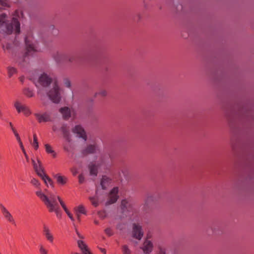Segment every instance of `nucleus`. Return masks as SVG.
<instances>
[{
    "label": "nucleus",
    "instance_id": "f257e3e1",
    "mask_svg": "<svg viewBox=\"0 0 254 254\" xmlns=\"http://www.w3.org/2000/svg\"><path fill=\"white\" fill-rule=\"evenodd\" d=\"M253 103L249 100L245 103L237 102L234 105L229 102L223 103L222 108L225 112V116L228 122L231 131L234 134L231 137V145L234 155L238 157V160L234 164V172L239 179H244L245 180H252L254 178V175L252 172L244 176V173L246 169L251 167V160H254V154H249L245 156V153L240 147V140L236 134L239 128L236 122V117L245 118L248 121H254V115L252 114Z\"/></svg>",
    "mask_w": 254,
    "mask_h": 254
},
{
    "label": "nucleus",
    "instance_id": "f03ea898",
    "mask_svg": "<svg viewBox=\"0 0 254 254\" xmlns=\"http://www.w3.org/2000/svg\"><path fill=\"white\" fill-rule=\"evenodd\" d=\"M54 58L58 64L73 62L79 64L87 63L96 67H101L104 64L106 65L109 62L104 50L101 48H98L95 52L87 55L76 53L71 57L65 54L57 52Z\"/></svg>",
    "mask_w": 254,
    "mask_h": 254
},
{
    "label": "nucleus",
    "instance_id": "7ed1b4c3",
    "mask_svg": "<svg viewBox=\"0 0 254 254\" xmlns=\"http://www.w3.org/2000/svg\"><path fill=\"white\" fill-rule=\"evenodd\" d=\"M5 30H3V33L6 35H11L13 31L16 35H18L20 33V23L18 19L16 17H12L11 22L9 23L7 21L5 23Z\"/></svg>",
    "mask_w": 254,
    "mask_h": 254
},
{
    "label": "nucleus",
    "instance_id": "20e7f679",
    "mask_svg": "<svg viewBox=\"0 0 254 254\" xmlns=\"http://www.w3.org/2000/svg\"><path fill=\"white\" fill-rule=\"evenodd\" d=\"M36 194L44 202V204L46 206L49 212L50 209L52 208L51 207L49 206V203L52 206L53 209H57L58 208H60L57 201H56V202L52 203V202L49 201V198L43 192H42L41 190L37 191L36 192Z\"/></svg>",
    "mask_w": 254,
    "mask_h": 254
},
{
    "label": "nucleus",
    "instance_id": "39448f33",
    "mask_svg": "<svg viewBox=\"0 0 254 254\" xmlns=\"http://www.w3.org/2000/svg\"><path fill=\"white\" fill-rule=\"evenodd\" d=\"M47 95L49 99L54 103L59 104L61 101L60 88L57 84L49 91Z\"/></svg>",
    "mask_w": 254,
    "mask_h": 254
},
{
    "label": "nucleus",
    "instance_id": "423d86ee",
    "mask_svg": "<svg viewBox=\"0 0 254 254\" xmlns=\"http://www.w3.org/2000/svg\"><path fill=\"white\" fill-rule=\"evenodd\" d=\"M37 162L38 165H39L40 169L41 170V172L43 173L41 176L39 177L41 178V179L44 181L45 185L47 187H48L47 183V182H48L51 188H54L55 187L54 182L53 181L52 179L50 178L49 176L46 173L45 169L42 165L41 161L39 159H37Z\"/></svg>",
    "mask_w": 254,
    "mask_h": 254
},
{
    "label": "nucleus",
    "instance_id": "0eeeda50",
    "mask_svg": "<svg viewBox=\"0 0 254 254\" xmlns=\"http://www.w3.org/2000/svg\"><path fill=\"white\" fill-rule=\"evenodd\" d=\"M133 237L139 240H141L143 235L142 227L138 224L133 223L132 227Z\"/></svg>",
    "mask_w": 254,
    "mask_h": 254
},
{
    "label": "nucleus",
    "instance_id": "6e6552de",
    "mask_svg": "<svg viewBox=\"0 0 254 254\" xmlns=\"http://www.w3.org/2000/svg\"><path fill=\"white\" fill-rule=\"evenodd\" d=\"M38 81L41 85L44 87H46L51 84L52 79L46 73H44L40 76Z\"/></svg>",
    "mask_w": 254,
    "mask_h": 254
},
{
    "label": "nucleus",
    "instance_id": "1a4fd4ad",
    "mask_svg": "<svg viewBox=\"0 0 254 254\" xmlns=\"http://www.w3.org/2000/svg\"><path fill=\"white\" fill-rule=\"evenodd\" d=\"M72 131L74 133H76L79 138H81L84 140H86L87 137L85 131L80 125H76L74 128H73Z\"/></svg>",
    "mask_w": 254,
    "mask_h": 254
},
{
    "label": "nucleus",
    "instance_id": "9d476101",
    "mask_svg": "<svg viewBox=\"0 0 254 254\" xmlns=\"http://www.w3.org/2000/svg\"><path fill=\"white\" fill-rule=\"evenodd\" d=\"M157 199L153 195L148 196L145 200V203L143 207V210L148 212L150 207L152 206Z\"/></svg>",
    "mask_w": 254,
    "mask_h": 254
},
{
    "label": "nucleus",
    "instance_id": "9b49d317",
    "mask_svg": "<svg viewBox=\"0 0 254 254\" xmlns=\"http://www.w3.org/2000/svg\"><path fill=\"white\" fill-rule=\"evenodd\" d=\"M34 115L39 123L51 121L50 116L46 112H45L42 114L34 113Z\"/></svg>",
    "mask_w": 254,
    "mask_h": 254
},
{
    "label": "nucleus",
    "instance_id": "f8f14e48",
    "mask_svg": "<svg viewBox=\"0 0 254 254\" xmlns=\"http://www.w3.org/2000/svg\"><path fill=\"white\" fill-rule=\"evenodd\" d=\"M96 147L94 144H89L85 148L81 150V154L83 156H86L89 154H93L96 152Z\"/></svg>",
    "mask_w": 254,
    "mask_h": 254
},
{
    "label": "nucleus",
    "instance_id": "ddd939ff",
    "mask_svg": "<svg viewBox=\"0 0 254 254\" xmlns=\"http://www.w3.org/2000/svg\"><path fill=\"white\" fill-rule=\"evenodd\" d=\"M59 112L62 114L63 118L64 120H67L71 117V111L69 107H64L59 109Z\"/></svg>",
    "mask_w": 254,
    "mask_h": 254
},
{
    "label": "nucleus",
    "instance_id": "4468645a",
    "mask_svg": "<svg viewBox=\"0 0 254 254\" xmlns=\"http://www.w3.org/2000/svg\"><path fill=\"white\" fill-rule=\"evenodd\" d=\"M53 177L57 180V183L59 185L64 186L67 183V178L64 176H62L60 173L54 175Z\"/></svg>",
    "mask_w": 254,
    "mask_h": 254
},
{
    "label": "nucleus",
    "instance_id": "2eb2a0df",
    "mask_svg": "<svg viewBox=\"0 0 254 254\" xmlns=\"http://www.w3.org/2000/svg\"><path fill=\"white\" fill-rule=\"evenodd\" d=\"M60 129L63 134L64 137L67 141L70 142L71 141L70 136L67 125L63 124Z\"/></svg>",
    "mask_w": 254,
    "mask_h": 254
},
{
    "label": "nucleus",
    "instance_id": "dca6fc26",
    "mask_svg": "<svg viewBox=\"0 0 254 254\" xmlns=\"http://www.w3.org/2000/svg\"><path fill=\"white\" fill-rule=\"evenodd\" d=\"M112 179L110 177L106 175H103L100 181V185L102 189L106 190L107 189V187L105 185L111 184L112 183Z\"/></svg>",
    "mask_w": 254,
    "mask_h": 254
},
{
    "label": "nucleus",
    "instance_id": "f3484780",
    "mask_svg": "<svg viewBox=\"0 0 254 254\" xmlns=\"http://www.w3.org/2000/svg\"><path fill=\"white\" fill-rule=\"evenodd\" d=\"M146 244L142 248L143 253L145 254H149L153 250V245L150 241L146 240L145 242Z\"/></svg>",
    "mask_w": 254,
    "mask_h": 254
},
{
    "label": "nucleus",
    "instance_id": "a211bd4d",
    "mask_svg": "<svg viewBox=\"0 0 254 254\" xmlns=\"http://www.w3.org/2000/svg\"><path fill=\"white\" fill-rule=\"evenodd\" d=\"M25 50L29 52H37V50L33 44H30L27 37L25 38Z\"/></svg>",
    "mask_w": 254,
    "mask_h": 254
},
{
    "label": "nucleus",
    "instance_id": "6ab92c4d",
    "mask_svg": "<svg viewBox=\"0 0 254 254\" xmlns=\"http://www.w3.org/2000/svg\"><path fill=\"white\" fill-rule=\"evenodd\" d=\"M77 244L78 247L80 249L83 254H86L85 253H86L89 250V249L84 242L82 240H78Z\"/></svg>",
    "mask_w": 254,
    "mask_h": 254
},
{
    "label": "nucleus",
    "instance_id": "aec40b11",
    "mask_svg": "<svg viewBox=\"0 0 254 254\" xmlns=\"http://www.w3.org/2000/svg\"><path fill=\"white\" fill-rule=\"evenodd\" d=\"M88 168L91 175L97 176L98 173V168L95 164L92 163L91 165H89Z\"/></svg>",
    "mask_w": 254,
    "mask_h": 254
},
{
    "label": "nucleus",
    "instance_id": "412c9836",
    "mask_svg": "<svg viewBox=\"0 0 254 254\" xmlns=\"http://www.w3.org/2000/svg\"><path fill=\"white\" fill-rule=\"evenodd\" d=\"M44 233L47 239L50 242H53L54 238L53 235L50 233L49 229L46 226V225H44Z\"/></svg>",
    "mask_w": 254,
    "mask_h": 254
},
{
    "label": "nucleus",
    "instance_id": "4be33fe9",
    "mask_svg": "<svg viewBox=\"0 0 254 254\" xmlns=\"http://www.w3.org/2000/svg\"><path fill=\"white\" fill-rule=\"evenodd\" d=\"M119 195H111L109 194V198L107 200V201L106 202L105 205L108 206L109 205L112 204L116 203L117 202V201L118 200V199H119Z\"/></svg>",
    "mask_w": 254,
    "mask_h": 254
},
{
    "label": "nucleus",
    "instance_id": "5701e85b",
    "mask_svg": "<svg viewBox=\"0 0 254 254\" xmlns=\"http://www.w3.org/2000/svg\"><path fill=\"white\" fill-rule=\"evenodd\" d=\"M46 151L48 154H51L53 158L57 157V153L52 149V146L49 144H46L45 145Z\"/></svg>",
    "mask_w": 254,
    "mask_h": 254
},
{
    "label": "nucleus",
    "instance_id": "b1692460",
    "mask_svg": "<svg viewBox=\"0 0 254 254\" xmlns=\"http://www.w3.org/2000/svg\"><path fill=\"white\" fill-rule=\"evenodd\" d=\"M49 206H50L51 207H52V206L51 205H50L49 204ZM55 212L56 214V216L57 217V218L59 219H61L62 217V210L61 209V208H57V209H53V208H51L50 209V212Z\"/></svg>",
    "mask_w": 254,
    "mask_h": 254
},
{
    "label": "nucleus",
    "instance_id": "393cba45",
    "mask_svg": "<svg viewBox=\"0 0 254 254\" xmlns=\"http://www.w3.org/2000/svg\"><path fill=\"white\" fill-rule=\"evenodd\" d=\"M7 74L9 78H11L14 74L17 73V70L16 68L11 66L7 67Z\"/></svg>",
    "mask_w": 254,
    "mask_h": 254
},
{
    "label": "nucleus",
    "instance_id": "a878e982",
    "mask_svg": "<svg viewBox=\"0 0 254 254\" xmlns=\"http://www.w3.org/2000/svg\"><path fill=\"white\" fill-rule=\"evenodd\" d=\"M74 210L75 212L86 215L87 211L83 205H79L78 207H75Z\"/></svg>",
    "mask_w": 254,
    "mask_h": 254
},
{
    "label": "nucleus",
    "instance_id": "bb28decb",
    "mask_svg": "<svg viewBox=\"0 0 254 254\" xmlns=\"http://www.w3.org/2000/svg\"><path fill=\"white\" fill-rule=\"evenodd\" d=\"M14 107L16 109V110L18 113L24 112V110L26 109V106H21L20 104L18 102H16L14 104Z\"/></svg>",
    "mask_w": 254,
    "mask_h": 254
},
{
    "label": "nucleus",
    "instance_id": "cd10ccee",
    "mask_svg": "<svg viewBox=\"0 0 254 254\" xmlns=\"http://www.w3.org/2000/svg\"><path fill=\"white\" fill-rule=\"evenodd\" d=\"M23 94L29 98L32 97L34 95L33 90L29 88H25L23 90Z\"/></svg>",
    "mask_w": 254,
    "mask_h": 254
},
{
    "label": "nucleus",
    "instance_id": "c85d7f7f",
    "mask_svg": "<svg viewBox=\"0 0 254 254\" xmlns=\"http://www.w3.org/2000/svg\"><path fill=\"white\" fill-rule=\"evenodd\" d=\"M6 17L7 15L4 13L0 14V28L5 25V23L7 22L8 21L5 20Z\"/></svg>",
    "mask_w": 254,
    "mask_h": 254
},
{
    "label": "nucleus",
    "instance_id": "c756f323",
    "mask_svg": "<svg viewBox=\"0 0 254 254\" xmlns=\"http://www.w3.org/2000/svg\"><path fill=\"white\" fill-rule=\"evenodd\" d=\"M3 215H4V217L9 222H11L12 223H15L14 219L11 215V214L9 213L8 211H6V212L3 213Z\"/></svg>",
    "mask_w": 254,
    "mask_h": 254
},
{
    "label": "nucleus",
    "instance_id": "7c9ffc66",
    "mask_svg": "<svg viewBox=\"0 0 254 254\" xmlns=\"http://www.w3.org/2000/svg\"><path fill=\"white\" fill-rule=\"evenodd\" d=\"M128 203V202L126 199H124L121 201V208L123 211L127 210Z\"/></svg>",
    "mask_w": 254,
    "mask_h": 254
},
{
    "label": "nucleus",
    "instance_id": "2f4dec72",
    "mask_svg": "<svg viewBox=\"0 0 254 254\" xmlns=\"http://www.w3.org/2000/svg\"><path fill=\"white\" fill-rule=\"evenodd\" d=\"M33 146L35 150H37L39 148L38 138L36 133H34L33 134Z\"/></svg>",
    "mask_w": 254,
    "mask_h": 254
},
{
    "label": "nucleus",
    "instance_id": "473e14b6",
    "mask_svg": "<svg viewBox=\"0 0 254 254\" xmlns=\"http://www.w3.org/2000/svg\"><path fill=\"white\" fill-rule=\"evenodd\" d=\"M33 169L34 171H35L37 175L40 177L41 176V175L43 174V173L41 172V170L40 169V167L38 166V165L37 163L33 165Z\"/></svg>",
    "mask_w": 254,
    "mask_h": 254
},
{
    "label": "nucleus",
    "instance_id": "72a5a7b5",
    "mask_svg": "<svg viewBox=\"0 0 254 254\" xmlns=\"http://www.w3.org/2000/svg\"><path fill=\"white\" fill-rule=\"evenodd\" d=\"M97 213L101 219H104L107 217V212L105 210L99 211Z\"/></svg>",
    "mask_w": 254,
    "mask_h": 254
},
{
    "label": "nucleus",
    "instance_id": "f704fd0d",
    "mask_svg": "<svg viewBox=\"0 0 254 254\" xmlns=\"http://www.w3.org/2000/svg\"><path fill=\"white\" fill-rule=\"evenodd\" d=\"M119 188L117 187H114L110 191L109 194L113 195H119Z\"/></svg>",
    "mask_w": 254,
    "mask_h": 254
},
{
    "label": "nucleus",
    "instance_id": "c9c22d12",
    "mask_svg": "<svg viewBox=\"0 0 254 254\" xmlns=\"http://www.w3.org/2000/svg\"><path fill=\"white\" fill-rule=\"evenodd\" d=\"M122 251L123 254H131V251L129 249L128 246L126 245L123 246Z\"/></svg>",
    "mask_w": 254,
    "mask_h": 254
},
{
    "label": "nucleus",
    "instance_id": "e433bc0d",
    "mask_svg": "<svg viewBox=\"0 0 254 254\" xmlns=\"http://www.w3.org/2000/svg\"><path fill=\"white\" fill-rule=\"evenodd\" d=\"M31 183L37 188H39L41 185L39 180L35 178H33L31 180Z\"/></svg>",
    "mask_w": 254,
    "mask_h": 254
},
{
    "label": "nucleus",
    "instance_id": "4c0bfd02",
    "mask_svg": "<svg viewBox=\"0 0 254 254\" xmlns=\"http://www.w3.org/2000/svg\"><path fill=\"white\" fill-rule=\"evenodd\" d=\"M19 146H20V148L21 149V150H22V152H23V154H24V156H25V159H26V161H27V162H29V157H28V156L27 154L26 153V151H25V148H24V146H23V144H21L20 145H19Z\"/></svg>",
    "mask_w": 254,
    "mask_h": 254
},
{
    "label": "nucleus",
    "instance_id": "58836bf2",
    "mask_svg": "<svg viewBox=\"0 0 254 254\" xmlns=\"http://www.w3.org/2000/svg\"><path fill=\"white\" fill-rule=\"evenodd\" d=\"M89 199L91 201L92 204L95 207L99 205V202L97 200H96L94 197H90Z\"/></svg>",
    "mask_w": 254,
    "mask_h": 254
},
{
    "label": "nucleus",
    "instance_id": "ea45409f",
    "mask_svg": "<svg viewBox=\"0 0 254 254\" xmlns=\"http://www.w3.org/2000/svg\"><path fill=\"white\" fill-rule=\"evenodd\" d=\"M13 133H14L15 136L16 137V138L17 141L18 142L19 145H20L21 144H23L21 140L20 136H19V134L18 133L17 131H14V130H13Z\"/></svg>",
    "mask_w": 254,
    "mask_h": 254
},
{
    "label": "nucleus",
    "instance_id": "a19ab883",
    "mask_svg": "<svg viewBox=\"0 0 254 254\" xmlns=\"http://www.w3.org/2000/svg\"><path fill=\"white\" fill-rule=\"evenodd\" d=\"M85 181V177L82 173L78 176V182L80 184H83Z\"/></svg>",
    "mask_w": 254,
    "mask_h": 254
},
{
    "label": "nucleus",
    "instance_id": "79ce46f5",
    "mask_svg": "<svg viewBox=\"0 0 254 254\" xmlns=\"http://www.w3.org/2000/svg\"><path fill=\"white\" fill-rule=\"evenodd\" d=\"M105 233L106 235H107L109 237H111L113 235V233L112 232V229L110 228H107L105 229Z\"/></svg>",
    "mask_w": 254,
    "mask_h": 254
},
{
    "label": "nucleus",
    "instance_id": "37998d69",
    "mask_svg": "<svg viewBox=\"0 0 254 254\" xmlns=\"http://www.w3.org/2000/svg\"><path fill=\"white\" fill-rule=\"evenodd\" d=\"M5 49L6 50L8 51L9 52H10V51L13 50L14 47L11 43H7L5 45Z\"/></svg>",
    "mask_w": 254,
    "mask_h": 254
},
{
    "label": "nucleus",
    "instance_id": "c03bdc74",
    "mask_svg": "<svg viewBox=\"0 0 254 254\" xmlns=\"http://www.w3.org/2000/svg\"><path fill=\"white\" fill-rule=\"evenodd\" d=\"M64 84L68 88H70L71 86V82L68 78H64Z\"/></svg>",
    "mask_w": 254,
    "mask_h": 254
},
{
    "label": "nucleus",
    "instance_id": "a18cd8bd",
    "mask_svg": "<svg viewBox=\"0 0 254 254\" xmlns=\"http://www.w3.org/2000/svg\"><path fill=\"white\" fill-rule=\"evenodd\" d=\"M0 5L4 7H9L10 6L5 0H0Z\"/></svg>",
    "mask_w": 254,
    "mask_h": 254
},
{
    "label": "nucleus",
    "instance_id": "49530a36",
    "mask_svg": "<svg viewBox=\"0 0 254 254\" xmlns=\"http://www.w3.org/2000/svg\"><path fill=\"white\" fill-rule=\"evenodd\" d=\"M73 226L75 227V232L77 234V235L78 236V237L80 238V239H83L84 238V237L81 235L80 233L78 232L77 229L76 228V226H75V225L74 223H73Z\"/></svg>",
    "mask_w": 254,
    "mask_h": 254
},
{
    "label": "nucleus",
    "instance_id": "de8ad7c7",
    "mask_svg": "<svg viewBox=\"0 0 254 254\" xmlns=\"http://www.w3.org/2000/svg\"><path fill=\"white\" fill-rule=\"evenodd\" d=\"M23 114L27 117L29 116L31 114V112L30 110V109L28 107H26V109L24 110Z\"/></svg>",
    "mask_w": 254,
    "mask_h": 254
},
{
    "label": "nucleus",
    "instance_id": "09e8293b",
    "mask_svg": "<svg viewBox=\"0 0 254 254\" xmlns=\"http://www.w3.org/2000/svg\"><path fill=\"white\" fill-rule=\"evenodd\" d=\"M97 94H99V95H101L103 97H105L107 95V92L106 90H102L101 92H99V93H96L95 96Z\"/></svg>",
    "mask_w": 254,
    "mask_h": 254
},
{
    "label": "nucleus",
    "instance_id": "8fccbe9b",
    "mask_svg": "<svg viewBox=\"0 0 254 254\" xmlns=\"http://www.w3.org/2000/svg\"><path fill=\"white\" fill-rule=\"evenodd\" d=\"M40 252L41 254H47V251L43 248L42 246L40 247Z\"/></svg>",
    "mask_w": 254,
    "mask_h": 254
},
{
    "label": "nucleus",
    "instance_id": "3c124183",
    "mask_svg": "<svg viewBox=\"0 0 254 254\" xmlns=\"http://www.w3.org/2000/svg\"><path fill=\"white\" fill-rule=\"evenodd\" d=\"M0 209H1L2 214L8 211L6 209V208L2 204H0Z\"/></svg>",
    "mask_w": 254,
    "mask_h": 254
},
{
    "label": "nucleus",
    "instance_id": "603ef678",
    "mask_svg": "<svg viewBox=\"0 0 254 254\" xmlns=\"http://www.w3.org/2000/svg\"><path fill=\"white\" fill-rule=\"evenodd\" d=\"M0 209H1L2 214L8 211L6 209V208L2 204H0Z\"/></svg>",
    "mask_w": 254,
    "mask_h": 254
},
{
    "label": "nucleus",
    "instance_id": "864d4df0",
    "mask_svg": "<svg viewBox=\"0 0 254 254\" xmlns=\"http://www.w3.org/2000/svg\"><path fill=\"white\" fill-rule=\"evenodd\" d=\"M49 198V201L52 202V203L56 202V201H57L56 197L54 195L50 196V197Z\"/></svg>",
    "mask_w": 254,
    "mask_h": 254
},
{
    "label": "nucleus",
    "instance_id": "5fc2aeb1",
    "mask_svg": "<svg viewBox=\"0 0 254 254\" xmlns=\"http://www.w3.org/2000/svg\"><path fill=\"white\" fill-rule=\"evenodd\" d=\"M98 249L100 251V252L103 254H106V250L104 248H100L98 247Z\"/></svg>",
    "mask_w": 254,
    "mask_h": 254
},
{
    "label": "nucleus",
    "instance_id": "6e6d98bb",
    "mask_svg": "<svg viewBox=\"0 0 254 254\" xmlns=\"http://www.w3.org/2000/svg\"><path fill=\"white\" fill-rule=\"evenodd\" d=\"M9 126L10 127L11 129V130H12L13 132V130H14V131H17L16 130V129L15 128V127H13V124H12L11 122H9Z\"/></svg>",
    "mask_w": 254,
    "mask_h": 254
},
{
    "label": "nucleus",
    "instance_id": "4d7b16f0",
    "mask_svg": "<svg viewBox=\"0 0 254 254\" xmlns=\"http://www.w3.org/2000/svg\"><path fill=\"white\" fill-rule=\"evenodd\" d=\"M75 213H76V217H77V219L78 221L79 222H80L81 218H80V213H77V212H75Z\"/></svg>",
    "mask_w": 254,
    "mask_h": 254
},
{
    "label": "nucleus",
    "instance_id": "13d9d810",
    "mask_svg": "<svg viewBox=\"0 0 254 254\" xmlns=\"http://www.w3.org/2000/svg\"><path fill=\"white\" fill-rule=\"evenodd\" d=\"M30 53V52H28V51H26L23 55V58L24 59L29 56Z\"/></svg>",
    "mask_w": 254,
    "mask_h": 254
},
{
    "label": "nucleus",
    "instance_id": "bf43d9fd",
    "mask_svg": "<svg viewBox=\"0 0 254 254\" xmlns=\"http://www.w3.org/2000/svg\"><path fill=\"white\" fill-rule=\"evenodd\" d=\"M61 205L62 206V207H63V208L64 209H65L66 208H67L65 204L64 203V201H62L61 202V203H60Z\"/></svg>",
    "mask_w": 254,
    "mask_h": 254
},
{
    "label": "nucleus",
    "instance_id": "052dcab7",
    "mask_svg": "<svg viewBox=\"0 0 254 254\" xmlns=\"http://www.w3.org/2000/svg\"><path fill=\"white\" fill-rule=\"evenodd\" d=\"M68 217L70 218V219L73 222H74V221H75V219L72 215V214H70V215H69L68 216Z\"/></svg>",
    "mask_w": 254,
    "mask_h": 254
},
{
    "label": "nucleus",
    "instance_id": "680f3d73",
    "mask_svg": "<svg viewBox=\"0 0 254 254\" xmlns=\"http://www.w3.org/2000/svg\"><path fill=\"white\" fill-rule=\"evenodd\" d=\"M64 211H65V212L66 213V214L67 215V216H68L69 215H70V214H71L70 213V212L69 211V210L67 208H66L65 209H64Z\"/></svg>",
    "mask_w": 254,
    "mask_h": 254
},
{
    "label": "nucleus",
    "instance_id": "e2e57ef3",
    "mask_svg": "<svg viewBox=\"0 0 254 254\" xmlns=\"http://www.w3.org/2000/svg\"><path fill=\"white\" fill-rule=\"evenodd\" d=\"M64 211H65V212L66 213V214L67 215V216H68L69 215H70V214H71L70 213V212L69 211V210L67 208H66L65 209H64Z\"/></svg>",
    "mask_w": 254,
    "mask_h": 254
},
{
    "label": "nucleus",
    "instance_id": "0e129e2a",
    "mask_svg": "<svg viewBox=\"0 0 254 254\" xmlns=\"http://www.w3.org/2000/svg\"><path fill=\"white\" fill-rule=\"evenodd\" d=\"M158 254H166L165 251L163 250L161 248H160V252Z\"/></svg>",
    "mask_w": 254,
    "mask_h": 254
},
{
    "label": "nucleus",
    "instance_id": "69168bd1",
    "mask_svg": "<svg viewBox=\"0 0 254 254\" xmlns=\"http://www.w3.org/2000/svg\"><path fill=\"white\" fill-rule=\"evenodd\" d=\"M52 129H53V130L54 131H55H55H57V130H58V128H57V127L55 125H54V126H53V127H52Z\"/></svg>",
    "mask_w": 254,
    "mask_h": 254
},
{
    "label": "nucleus",
    "instance_id": "338daca9",
    "mask_svg": "<svg viewBox=\"0 0 254 254\" xmlns=\"http://www.w3.org/2000/svg\"><path fill=\"white\" fill-rule=\"evenodd\" d=\"M14 15L19 17V11L18 10H16L14 11Z\"/></svg>",
    "mask_w": 254,
    "mask_h": 254
},
{
    "label": "nucleus",
    "instance_id": "774afa93",
    "mask_svg": "<svg viewBox=\"0 0 254 254\" xmlns=\"http://www.w3.org/2000/svg\"><path fill=\"white\" fill-rule=\"evenodd\" d=\"M58 200H59L60 203H61V202L63 201V200L62 199V198L59 196H57Z\"/></svg>",
    "mask_w": 254,
    "mask_h": 254
}]
</instances>
